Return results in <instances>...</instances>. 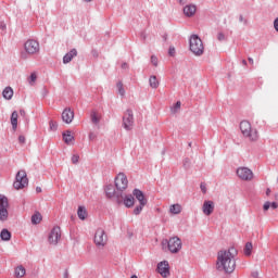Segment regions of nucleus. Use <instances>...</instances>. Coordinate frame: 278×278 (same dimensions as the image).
Returning a JSON list of instances; mask_svg holds the SVG:
<instances>
[{"instance_id":"nucleus-1","label":"nucleus","mask_w":278,"mask_h":278,"mask_svg":"<svg viewBox=\"0 0 278 278\" xmlns=\"http://www.w3.org/2000/svg\"><path fill=\"white\" fill-rule=\"evenodd\" d=\"M236 255H238V250L233 247L228 250L219 251L217 253V270L233 273L236 270Z\"/></svg>"},{"instance_id":"nucleus-2","label":"nucleus","mask_w":278,"mask_h":278,"mask_svg":"<svg viewBox=\"0 0 278 278\" xmlns=\"http://www.w3.org/2000/svg\"><path fill=\"white\" fill-rule=\"evenodd\" d=\"M240 130L244 138H248L251 142H257V140H260L257 129L251 127V123H249V121H242L240 123Z\"/></svg>"},{"instance_id":"nucleus-3","label":"nucleus","mask_w":278,"mask_h":278,"mask_svg":"<svg viewBox=\"0 0 278 278\" xmlns=\"http://www.w3.org/2000/svg\"><path fill=\"white\" fill-rule=\"evenodd\" d=\"M189 49L193 55H197L198 58L201 56L205 51L203 40H201L198 35H192L189 39Z\"/></svg>"},{"instance_id":"nucleus-4","label":"nucleus","mask_w":278,"mask_h":278,"mask_svg":"<svg viewBox=\"0 0 278 278\" xmlns=\"http://www.w3.org/2000/svg\"><path fill=\"white\" fill-rule=\"evenodd\" d=\"M26 186H29L27 173L25 170L17 172L15 176V181L13 182V187L15 188V190H23V188H26Z\"/></svg>"},{"instance_id":"nucleus-5","label":"nucleus","mask_w":278,"mask_h":278,"mask_svg":"<svg viewBox=\"0 0 278 278\" xmlns=\"http://www.w3.org/2000/svg\"><path fill=\"white\" fill-rule=\"evenodd\" d=\"M163 244H167V249L172 253L180 252L182 247L181 239H179V237H172L169 240L163 241Z\"/></svg>"},{"instance_id":"nucleus-6","label":"nucleus","mask_w":278,"mask_h":278,"mask_svg":"<svg viewBox=\"0 0 278 278\" xmlns=\"http://www.w3.org/2000/svg\"><path fill=\"white\" fill-rule=\"evenodd\" d=\"M24 50L28 55H36V53L40 52V43L36 39H28L24 43Z\"/></svg>"},{"instance_id":"nucleus-7","label":"nucleus","mask_w":278,"mask_h":278,"mask_svg":"<svg viewBox=\"0 0 278 278\" xmlns=\"http://www.w3.org/2000/svg\"><path fill=\"white\" fill-rule=\"evenodd\" d=\"M8 198L5 195L0 194V222L5 223L8 220V207H9Z\"/></svg>"},{"instance_id":"nucleus-8","label":"nucleus","mask_w":278,"mask_h":278,"mask_svg":"<svg viewBox=\"0 0 278 278\" xmlns=\"http://www.w3.org/2000/svg\"><path fill=\"white\" fill-rule=\"evenodd\" d=\"M123 127L126 131H131L134 128V111L128 109L123 116Z\"/></svg>"},{"instance_id":"nucleus-9","label":"nucleus","mask_w":278,"mask_h":278,"mask_svg":"<svg viewBox=\"0 0 278 278\" xmlns=\"http://www.w3.org/2000/svg\"><path fill=\"white\" fill-rule=\"evenodd\" d=\"M129 180H127V176L124 173H119L115 178V187L116 190L123 194L124 190H127V186Z\"/></svg>"},{"instance_id":"nucleus-10","label":"nucleus","mask_w":278,"mask_h":278,"mask_svg":"<svg viewBox=\"0 0 278 278\" xmlns=\"http://www.w3.org/2000/svg\"><path fill=\"white\" fill-rule=\"evenodd\" d=\"M105 194L108 199H117V203H123V193L121 191H117L116 188H114V185H108L105 187Z\"/></svg>"},{"instance_id":"nucleus-11","label":"nucleus","mask_w":278,"mask_h":278,"mask_svg":"<svg viewBox=\"0 0 278 278\" xmlns=\"http://www.w3.org/2000/svg\"><path fill=\"white\" fill-rule=\"evenodd\" d=\"M94 244L97 247H105V244H108V235L103 228H98L96 230Z\"/></svg>"},{"instance_id":"nucleus-12","label":"nucleus","mask_w":278,"mask_h":278,"mask_svg":"<svg viewBox=\"0 0 278 278\" xmlns=\"http://www.w3.org/2000/svg\"><path fill=\"white\" fill-rule=\"evenodd\" d=\"M60 238H62V230L60 229V226H55L48 236L49 244H53L55 247V244L60 242Z\"/></svg>"},{"instance_id":"nucleus-13","label":"nucleus","mask_w":278,"mask_h":278,"mask_svg":"<svg viewBox=\"0 0 278 278\" xmlns=\"http://www.w3.org/2000/svg\"><path fill=\"white\" fill-rule=\"evenodd\" d=\"M237 175L238 178L243 181H251V179H253V172L248 167H239L237 169Z\"/></svg>"},{"instance_id":"nucleus-14","label":"nucleus","mask_w":278,"mask_h":278,"mask_svg":"<svg viewBox=\"0 0 278 278\" xmlns=\"http://www.w3.org/2000/svg\"><path fill=\"white\" fill-rule=\"evenodd\" d=\"M159 273L164 277H168L170 275V266L168 265V261H163L157 264Z\"/></svg>"},{"instance_id":"nucleus-15","label":"nucleus","mask_w":278,"mask_h":278,"mask_svg":"<svg viewBox=\"0 0 278 278\" xmlns=\"http://www.w3.org/2000/svg\"><path fill=\"white\" fill-rule=\"evenodd\" d=\"M202 211L205 216H212V214H214V201L205 200L202 205Z\"/></svg>"},{"instance_id":"nucleus-16","label":"nucleus","mask_w":278,"mask_h":278,"mask_svg":"<svg viewBox=\"0 0 278 278\" xmlns=\"http://www.w3.org/2000/svg\"><path fill=\"white\" fill-rule=\"evenodd\" d=\"M74 118H75V112H73L71 109H65L62 112L63 123H66L67 125H71V123H73Z\"/></svg>"},{"instance_id":"nucleus-17","label":"nucleus","mask_w":278,"mask_h":278,"mask_svg":"<svg viewBox=\"0 0 278 278\" xmlns=\"http://www.w3.org/2000/svg\"><path fill=\"white\" fill-rule=\"evenodd\" d=\"M182 12L187 18H192L197 14V5L194 4H187L184 9Z\"/></svg>"},{"instance_id":"nucleus-18","label":"nucleus","mask_w":278,"mask_h":278,"mask_svg":"<svg viewBox=\"0 0 278 278\" xmlns=\"http://www.w3.org/2000/svg\"><path fill=\"white\" fill-rule=\"evenodd\" d=\"M132 197H135L141 205H147V198H144V192H142V190L134 189Z\"/></svg>"},{"instance_id":"nucleus-19","label":"nucleus","mask_w":278,"mask_h":278,"mask_svg":"<svg viewBox=\"0 0 278 278\" xmlns=\"http://www.w3.org/2000/svg\"><path fill=\"white\" fill-rule=\"evenodd\" d=\"M73 58H77V49L75 48L63 56V64H68L73 62Z\"/></svg>"},{"instance_id":"nucleus-20","label":"nucleus","mask_w":278,"mask_h":278,"mask_svg":"<svg viewBox=\"0 0 278 278\" xmlns=\"http://www.w3.org/2000/svg\"><path fill=\"white\" fill-rule=\"evenodd\" d=\"M123 202L126 207H134V203H136V199L134 198V195L128 194V195H125V198L122 200V203Z\"/></svg>"},{"instance_id":"nucleus-21","label":"nucleus","mask_w":278,"mask_h":278,"mask_svg":"<svg viewBox=\"0 0 278 278\" xmlns=\"http://www.w3.org/2000/svg\"><path fill=\"white\" fill-rule=\"evenodd\" d=\"M11 125H12L13 131H15L18 127V112H16V111H14L11 114Z\"/></svg>"},{"instance_id":"nucleus-22","label":"nucleus","mask_w":278,"mask_h":278,"mask_svg":"<svg viewBox=\"0 0 278 278\" xmlns=\"http://www.w3.org/2000/svg\"><path fill=\"white\" fill-rule=\"evenodd\" d=\"M63 136V141L65 144H71L72 142H75V137L72 136L71 130H66L62 134Z\"/></svg>"},{"instance_id":"nucleus-23","label":"nucleus","mask_w":278,"mask_h":278,"mask_svg":"<svg viewBox=\"0 0 278 278\" xmlns=\"http://www.w3.org/2000/svg\"><path fill=\"white\" fill-rule=\"evenodd\" d=\"M0 238L3 240V242H10V240H12V232L4 228L0 232Z\"/></svg>"},{"instance_id":"nucleus-24","label":"nucleus","mask_w":278,"mask_h":278,"mask_svg":"<svg viewBox=\"0 0 278 278\" xmlns=\"http://www.w3.org/2000/svg\"><path fill=\"white\" fill-rule=\"evenodd\" d=\"M2 96L4 99H7V101H10L12 99V97H14V90L12 89V87H7L2 91Z\"/></svg>"},{"instance_id":"nucleus-25","label":"nucleus","mask_w":278,"mask_h":278,"mask_svg":"<svg viewBox=\"0 0 278 278\" xmlns=\"http://www.w3.org/2000/svg\"><path fill=\"white\" fill-rule=\"evenodd\" d=\"M77 216L80 220H86L88 216V212L86 211V207L79 206L77 211Z\"/></svg>"},{"instance_id":"nucleus-26","label":"nucleus","mask_w":278,"mask_h":278,"mask_svg":"<svg viewBox=\"0 0 278 278\" xmlns=\"http://www.w3.org/2000/svg\"><path fill=\"white\" fill-rule=\"evenodd\" d=\"M270 207H271V210H277V207H278L277 202H271L270 203L269 201H267L263 205L264 212H268V210H270Z\"/></svg>"},{"instance_id":"nucleus-27","label":"nucleus","mask_w":278,"mask_h":278,"mask_svg":"<svg viewBox=\"0 0 278 278\" xmlns=\"http://www.w3.org/2000/svg\"><path fill=\"white\" fill-rule=\"evenodd\" d=\"M149 84H150V87H152L153 89H156L160 87V81L157 80V77L154 75L150 76Z\"/></svg>"},{"instance_id":"nucleus-28","label":"nucleus","mask_w":278,"mask_h":278,"mask_svg":"<svg viewBox=\"0 0 278 278\" xmlns=\"http://www.w3.org/2000/svg\"><path fill=\"white\" fill-rule=\"evenodd\" d=\"M42 220V215L40 214V212H37L35 213L33 216H31V223L33 225H40Z\"/></svg>"},{"instance_id":"nucleus-29","label":"nucleus","mask_w":278,"mask_h":278,"mask_svg":"<svg viewBox=\"0 0 278 278\" xmlns=\"http://www.w3.org/2000/svg\"><path fill=\"white\" fill-rule=\"evenodd\" d=\"M26 269L23 265H20L15 268L14 275L15 277H25Z\"/></svg>"},{"instance_id":"nucleus-30","label":"nucleus","mask_w":278,"mask_h":278,"mask_svg":"<svg viewBox=\"0 0 278 278\" xmlns=\"http://www.w3.org/2000/svg\"><path fill=\"white\" fill-rule=\"evenodd\" d=\"M252 251H253V243L247 242L243 250L244 255H247L248 257L251 256Z\"/></svg>"},{"instance_id":"nucleus-31","label":"nucleus","mask_w":278,"mask_h":278,"mask_svg":"<svg viewBox=\"0 0 278 278\" xmlns=\"http://www.w3.org/2000/svg\"><path fill=\"white\" fill-rule=\"evenodd\" d=\"M169 212H170L172 214H181V205H179V204H173V205H170Z\"/></svg>"},{"instance_id":"nucleus-32","label":"nucleus","mask_w":278,"mask_h":278,"mask_svg":"<svg viewBox=\"0 0 278 278\" xmlns=\"http://www.w3.org/2000/svg\"><path fill=\"white\" fill-rule=\"evenodd\" d=\"M90 118H91V123H93V125H99V123L101 122V118L97 115V112H94V111L91 112Z\"/></svg>"},{"instance_id":"nucleus-33","label":"nucleus","mask_w":278,"mask_h":278,"mask_svg":"<svg viewBox=\"0 0 278 278\" xmlns=\"http://www.w3.org/2000/svg\"><path fill=\"white\" fill-rule=\"evenodd\" d=\"M182 166H184L185 170H190V168L192 166V161L189 157L184 159Z\"/></svg>"},{"instance_id":"nucleus-34","label":"nucleus","mask_w":278,"mask_h":278,"mask_svg":"<svg viewBox=\"0 0 278 278\" xmlns=\"http://www.w3.org/2000/svg\"><path fill=\"white\" fill-rule=\"evenodd\" d=\"M181 110V101H177L172 108L173 114H177Z\"/></svg>"},{"instance_id":"nucleus-35","label":"nucleus","mask_w":278,"mask_h":278,"mask_svg":"<svg viewBox=\"0 0 278 278\" xmlns=\"http://www.w3.org/2000/svg\"><path fill=\"white\" fill-rule=\"evenodd\" d=\"M144 205H146V204L139 203V205L135 207V210H134L135 216L140 215V213L142 212V210H144Z\"/></svg>"},{"instance_id":"nucleus-36","label":"nucleus","mask_w":278,"mask_h":278,"mask_svg":"<svg viewBox=\"0 0 278 278\" xmlns=\"http://www.w3.org/2000/svg\"><path fill=\"white\" fill-rule=\"evenodd\" d=\"M116 86H117L118 93L122 97H125V88L123 87V81H118Z\"/></svg>"},{"instance_id":"nucleus-37","label":"nucleus","mask_w":278,"mask_h":278,"mask_svg":"<svg viewBox=\"0 0 278 278\" xmlns=\"http://www.w3.org/2000/svg\"><path fill=\"white\" fill-rule=\"evenodd\" d=\"M50 131H58V122L50 121Z\"/></svg>"},{"instance_id":"nucleus-38","label":"nucleus","mask_w":278,"mask_h":278,"mask_svg":"<svg viewBox=\"0 0 278 278\" xmlns=\"http://www.w3.org/2000/svg\"><path fill=\"white\" fill-rule=\"evenodd\" d=\"M217 40L219 42H225V40H227V37L223 33H218L217 34Z\"/></svg>"},{"instance_id":"nucleus-39","label":"nucleus","mask_w":278,"mask_h":278,"mask_svg":"<svg viewBox=\"0 0 278 278\" xmlns=\"http://www.w3.org/2000/svg\"><path fill=\"white\" fill-rule=\"evenodd\" d=\"M78 162H79V155L74 154V155L72 156V164H77Z\"/></svg>"},{"instance_id":"nucleus-40","label":"nucleus","mask_w":278,"mask_h":278,"mask_svg":"<svg viewBox=\"0 0 278 278\" xmlns=\"http://www.w3.org/2000/svg\"><path fill=\"white\" fill-rule=\"evenodd\" d=\"M168 55H170V58H175V47H169Z\"/></svg>"},{"instance_id":"nucleus-41","label":"nucleus","mask_w":278,"mask_h":278,"mask_svg":"<svg viewBox=\"0 0 278 278\" xmlns=\"http://www.w3.org/2000/svg\"><path fill=\"white\" fill-rule=\"evenodd\" d=\"M151 64H153V66H157V56L155 55L151 56Z\"/></svg>"},{"instance_id":"nucleus-42","label":"nucleus","mask_w":278,"mask_h":278,"mask_svg":"<svg viewBox=\"0 0 278 278\" xmlns=\"http://www.w3.org/2000/svg\"><path fill=\"white\" fill-rule=\"evenodd\" d=\"M18 142H20V144H25V136L21 135L18 137Z\"/></svg>"},{"instance_id":"nucleus-43","label":"nucleus","mask_w":278,"mask_h":278,"mask_svg":"<svg viewBox=\"0 0 278 278\" xmlns=\"http://www.w3.org/2000/svg\"><path fill=\"white\" fill-rule=\"evenodd\" d=\"M200 188H201V191L203 192V194H205V192H207V188L205 187V184H201Z\"/></svg>"},{"instance_id":"nucleus-44","label":"nucleus","mask_w":278,"mask_h":278,"mask_svg":"<svg viewBox=\"0 0 278 278\" xmlns=\"http://www.w3.org/2000/svg\"><path fill=\"white\" fill-rule=\"evenodd\" d=\"M7 27L5 22H0V29H2V31H5Z\"/></svg>"},{"instance_id":"nucleus-45","label":"nucleus","mask_w":278,"mask_h":278,"mask_svg":"<svg viewBox=\"0 0 278 278\" xmlns=\"http://www.w3.org/2000/svg\"><path fill=\"white\" fill-rule=\"evenodd\" d=\"M96 139H97V135L94 132H90L89 140H96Z\"/></svg>"},{"instance_id":"nucleus-46","label":"nucleus","mask_w":278,"mask_h":278,"mask_svg":"<svg viewBox=\"0 0 278 278\" xmlns=\"http://www.w3.org/2000/svg\"><path fill=\"white\" fill-rule=\"evenodd\" d=\"M274 29L278 31V17L274 21Z\"/></svg>"},{"instance_id":"nucleus-47","label":"nucleus","mask_w":278,"mask_h":278,"mask_svg":"<svg viewBox=\"0 0 278 278\" xmlns=\"http://www.w3.org/2000/svg\"><path fill=\"white\" fill-rule=\"evenodd\" d=\"M29 79H30V84L34 83V81H36V74H34V73L30 74Z\"/></svg>"},{"instance_id":"nucleus-48","label":"nucleus","mask_w":278,"mask_h":278,"mask_svg":"<svg viewBox=\"0 0 278 278\" xmlns=\"http://www.w3.org/2000/svg\"><path fill=\"white\" fill-rule=\"evenodd\" d=\"M91 54L93 55V58H99V52L97 50H92Z\"/></svg>"},{"instance_id":"nucleus-49","label":"nucleus","mask_w":278,"mask_h":278,"mask_svg":"<svg viewBox=\"0 0 278 278\" xmlns=\"http://www.w3.org/2000/svg\"><path fill=\"white\" fill-rule=\"evenodd\" d=\"M252 277H253V278H258V277H260V273L253 271V273H252Z\"/></svg>"},{"instance_id":"nucleus-50","label":"nucleus","mask_w":278,"mask_h":278,"mask_svg":"<svg viewBox=\"0 0 278 278\" xmlns=\"http://www.w3.org/2000/svg\"><path fill=\"white\" fill-rule=\"evenodd\" d=\"M239 21H240V23H243V21H244V23H247V20H244V16H242V15L239 16Z\"/></svg>"},{"instance_id":"nucleus-51","label":"nucleus","mask_w":278,"mask_h":278,"mask_svg":"<svg viewBox=\"0 0 278 278\" xmlns=\"http://www.w3.org/2000/svg\"><path fill=\"white\" fill-rule=\"evenodd\" d=\"M122 68H129V65L127 63H123Z\"/></svg>"},{"instance_id":"nucleus-52","label":"nucleus","mask_w":278,"mask_h":278,"mask_svg":"<svg viewBox=\"0 0 278 278\" xmlns=\"http://www.w3.org/2000/svg\"><path fill=\"white\" fill-rule=\"evenodd\" d=\"M36 192H37V193L42 192V188H40V187H36Z\"/></svg>"},{"instance_id":"nucleus-53","label":"nucleus","mask_w":278,"mask_h":278,"mask_svg":"<svg viewBox=\"0 0 278 278\" xmlns=\"http://www.w3.org/2000/svg\"><path fill=\"white\" fill-rule=\"evenodd\" d=\"M163 40H168V35L167 34H165V35H163Z\"/></svg>"},{"instance_id":"nucleus-54","label":"nucleus","mask_w":278,"mask_h":278,"mask_svg":"<svg viewBox=\"0 0 278 278\" xmlns=\"http://www.w3.org/2000/svg\"><path fill=\"white\" fill-rule=\"evenodd\" d=\"M248 61L250 62V64H254V62H253V58H248Z\"/></svg>"},{"instance_id":"nucleus-55","label":"nucleus","mask_w":278,"mask_h":278,"mask_svg":"<svg viewBox=\"0 0 278 278\" xmlns=\"http://www.w3.org/2000/svg\"><path fill=\"white\" fill-rule=\"evenodd\" d=\"M20 114H21V116H25V114H26V113H25V110H21V111H20Z\"/></svg>"},{"instance_id":"nucleus-56","label":"nucleus","mask_w":278,"mask_h":278,"mask_svg":"<svg viewBox=\"0 0 278 278\" xmlns=\"http://www.w3.org/2000/svg\"><path fill=\"white\" fill-rule=\"evenodd\" d=\"M178 2L180 3V5H184L186 3V0H178Z\"/></svg>"},{"instance_id":"nucleus-57","label":"nucleus","mask_w":278,"mask_h":278,"mask_svg":"<svg viewBox=\"0 0 278 278\" xmlns=\"http://www.w3.org/2000/svg\"><path fill=\"white\" fill-rule=\"evenodd\" d=\"M266 195H267V197L270 195V188H267V190H266Z\"/></svg>"},{"instance_id":"nucleus-58","label":"nucleus","mask_w":278,"mask_h":278,"mask_svg":"<svg viewBox=\"0 0 278 278\" xmlns=\"http://www.w3.org/2000/svg\"><path fill=\"white\" fill-rule=\"evenodd\" d=\"M241 64H243V66H247V64H248V63H247V60H242V61H241Z\"/></svg>"},{"instance_id":"nucleus-59","label":"nucleus","mask_w":278,"mask_h":278,"mask_svg":"<svg viewBox=\"0 0 278 278\" xmlns=\"http://www.w3.org/2000/svg\"><path fill=\"white\" fill-rule=\"evenodd\" d=\"M64 278H68V271L67 270L64 273Z\"/></svg>"},{"instance_id":"nucleus-60","label":"nucleus","mask_w":278,"mask_h":278,"mask_svg":"<svg viewBox=\"0 0 278 278\" xmlns=\"http://www.w3.org/2000/svg\"><path fill=\"white\" fill-rule=\"evenodd\" d=\"M141 38H143V40L147 38V36L144 35V33L141 34Z\"/></svg>"},{"instance_id":"nucleus-61","label":"nucleus","mask_w":278,"mask_h":278,"mask_svg":"<svg viewBox=\"0 0 278 278\" xmlns=\"http://www.w3.org/2000/svg\"><path fill=\"white\" fill-rule=\"evenodd\" d=\"M84 1H86V3H90V1H92V0H84Z\"/></svg>"},{"instance_id":"nucleus-62","label":"nucleus","mask_w":278,"mask_h":278,"mask_svg":"<svg viewBox=\"0 0 278 278\" xmlns=\"http://www.w3.org/2000/svg\"><path fill=\"white\" fill-rule=\"evenodd\" d=\"M130 278H138V276L134 275V276H131Z\"/></svg>"},{"instance_id":"nucleus-63","label":"nucleus","mask_w":278,"mask_h":278,"mask_svg":"<svg viewBox=\"0 0 278 278\" xmlns=\"http://www.w3.org/2000/svg\"><path fill=\"white\" fill-rule=\"evenodd\" d=\"M189 147H192V142H189Z\"/></svg>"}]
</instances>
